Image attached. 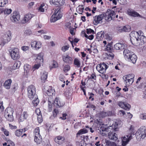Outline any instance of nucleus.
Segmentation results:
<instances>
[{"label":"nucleus","instance_id":"nucleus-7","mask_svg":"<svg viewBox=\"0 0 146 146\" xmlns=\"http://www.w3.org/2000/svg\"><path fill=\"white\" fill-rule=\"evenodd\" d=\"M20 16L18 13L14 11L11 15L10 20L11 21L15 23H18L20 20Z\"/></svg>","mask_w":146,"mask_h":146},{"label":"nucleus","instance_id":"nucleus-20","mask_svg":"<svg viewBox=\"0 0 146 146\" xmlns=\"http://www.w3.org/2000/svg\"><path fill=\"white\" fill-rule=\"evenodd\" d=\"M61 9L59 8L55 10L53 14L54 15H55L56 17L60 19L62 17V15L61 13Z\"/></svg>","mask_w":146,"mask_h":146},{"label":"nucleus","instance_id":"nucleus-55","mask_svg":"<svg viewBox=\"0 0 146 146\" xmlns=\"http://www.w3.org/2000/svg\"><path fill=\"white\" fill-rule=\"evenodd\" d=\"M100 126L99 127H100V131H105L106 129L104 127V124L102 123H101L100 124Z\"/></svg>","mask_w":146,"mask_h":146},{"label":"nucleus","instance_id":"nucleus-35","mask_svg":"<svg viewBox=\"0 0 146 146\" xmlns=\"http://www.w3.org/2000/svg\"><path fill=\"white\" fill-rule=\"evenodd\" d=\"M88 131V129L84 128L80 130L77 133V136H79L80 135L83 134H84L87 133Z\"/></svg>","mask_w":146,"mask_h":146},{"label":"nucleus","instance_id":"nucleus-26","mask_svg":"<svg viewBox=\"0 0 146 146\" xmlns=\"http://www.w3.org/2000/svg\"><path fill=\"white\" fill-rule=\"evenodd\" d=\"M54 91L50 86H48L46 91V93L48 96H52L54 93Z\"/></svg>","mask_w":146,"mask_h":146},{"label":"nucleus","instance_id":"nucleus-49","mask_svg":"<svg viewBox=\"0 0 146 146\" xmlns=\"http://www.w3.org/2000/svg\"><path fill=\"white\" fill-rule=\"evenodd\" d=\"M12 11L11 9H5L3 11V12L5 15H9L11 13Z\"/></svg>","mask_w":146,"mask_h":146},{"label":"nucleus","instance_id":"nucleus-18","mask_svg":"<svg viewBox=\"0 0 146 146\" xmlns=\"http://www.w3.org/2000/svg\"><path fill=\"white\" fill-rule=\"evenodd\" d=\"M14 112V110L13 108L10 107L7 108L5 110V116L13 115Z\"/></svg>","mask_w":146,"mask_h":146},{"label":"nucleus","instance_id":"nucleus-8","mask_svg":"<svg viewBox=\"0 0 146 146\" xmlns=\"http://www.w3.org/2000/svg\"><path fill=\"white\" fill-rule=\"evenodd\" d=\"M93 23L95 25H97L99 23L102 22V20L103 18L102 14L96 15L94 17Z\"/></svg>","mask_w":146,"mask_h":146},{"label":"nucleus","instance_id":"nucleus-58","mask_svg":"<svg viewBox=\"0 0 146 146\" xmlns=\"http://www.w3.org/2000/svg\"><path fill=\"white\" fill-rule=\"evenodd\" d=\"M6 43L3 38H0V45L3 46Z\"/></svg>","mask_w":146,"mask_h":146},{"label":"nucleus","instance_id":"nucleus-61","mask_svg":"<svg viewBox=\"0 0 146 146\" xmlns=\"http://www.w3.org/2000/svg\"><path fill=\"white\" fill-rule=\"evenodd\" d=\"M140 118L142 119H146V113H141L140 115Z\"/></svg>","mask_w":146,"mask_h":146},{"label":"nucleus","instance_id":"nucleus-13","mask_svg":"<svg viewBox=\"0 0 146 146\" xmlns=\"http://www.w3.org/2000/svg\"><path fill=\"white\" fill-rule=\"evenodd\" d=\"M54 141L56 143L59 145H61L64 142L65 138L63 137L58 136L54 138Z\"/></svg>","mask_w":146,"mask_h":146},{"label":"nucleus","instance_id":"nucleus-57","mask_svg":"<svg viewBox=\"0 0 146 146\" xmlns=\"http://www.w3.org/2000/svg\"><path fill=\"white\" fill-rule=\"evenodd\" d=\"M86 30V33L88 35H90L92 33V34L94 33V31L91 29H87Z\"/></svg>","mask_w":146,"mask_h":146},{"label":"nucleus","instance_id":"nucleus-30","mask_svg":"<svg viewBox=\"0 0 146 146\" xmlns=\"http://www.w3.org/2000/svg\"><path fill=\"white\" fill-rule=\"evenodd\" d=\"M48 76V73L46 72H44L41 74V79L42 82H44L45 80L47 79Z\"/></svg>","mask_w":146,"mask_h":146},{"label":"nucleus","instance_id":"nucleus-23","mask_svg":"<svg viewBox=\"0 0 146 146\" xmlns=\"http://www.w3.org/2000/svg\"><path fill=\"white\" fill-rule=\"evenodd\" d=\"M108 137L110 139L116 141L117 139V134L114 132H110L108 134Z\"/></svg>","mask_w":146,"mask_h":146},{"label":"nucleus","instance_id":"nucleus-60","mask_svg":"<svg viewBox=\"0 0 146 146\" xmlns=\"http://www.w3.org/2000/svg\"><path fill=\"white\" fill-rule=\"evenodd\" d=\"M37 120L39 123H40L42 122V115H39L37 116Z\"/></svg>","mask_w":146,"mask_h":146},{"label":"nucleus","instance_id":"nucleus-64","mask_svg":"<svg viewBox=\"0 0 146 146\" xmlns=\"http://www.w3.org/2000/svg\"><path fill=\"white\" fill-rule=\"evenodd\" d=\"M59 79L60 81L62 82H63V83L65 84V81L64 80V77L62 75H60L59 78Z\"/></svg>","mask_w":146,"mask_h":146},{"label":"nucleus","instance_id":"nucleus-51","mask_svg":"<svg viewBox=\"0 0 146 146\" xmlns=\"http://www.w3.org/2000/svg\"><path fill=\"white\" fill-rule=\"evenodd\" d=\"M5 117L8 120L10 121H13L14 119L13 115L5 116Z\"/></svg>","mask_w":146,"mask_h":146},{"label":"nucleus","instance_id":"nucleus-53","mask_svg":"<svg viewBox=\"0 0 146 146\" xmlns=\"http://www.w3.org/2000/svg\"><path fill=\"white\" fill-rule=\"evenodd\" d=\"M80 6H79L78 8H76V10L78 11L77 12L80 14H82L84 9V8L80 7Z\"/></svg>","mask_w":146,"mask_h":146},{"label":"nucleus","instance_id":"nucleus-22","mask_svg":"<svg viewBox=\"0 0 146 146\" xmlns=\"http://www.w3.org/2000/svg\"><path fill=\"white\" fill-rule=\"evenodd\" d=\"M54 102L55 104L57 107H60L63 106L64 105V103L60 101L58 97H56L55 98Z\"/></svg>","mask_w":146,"mask_h":146},{"label":"nucleus","instance_id":"nucleus-52","mask_svg":"<svg viewBox=\"0 0 146 146\" xmlns=\"http://www.w3.org/2000/svg\"><path fill=\"white\" fill-rule=\"evenodd\" d=\"M70 69V67L69 65H66L64 66L63 68V71L65 72H67L69 71Z\"/></svg>","mask_w":146,"mask_h":146},{"label":"nucleus","instance_id":"nucleus-39","mask_svg":"<svg viewBox=\"0 0 146 146\" xmlns=\"http://www.w3.org/2000/svg\"><path fill=\"white\" fill-rule=\"evenodd\" d=\"M129 14L133 17H141V16L137 12L135 11H131L128 12Z\"/></svg>","mask_w":146,"mask_h":146},{"label":"nucleus","instance_id":"nucleus-34","mask_svg":"<svg viewBox=\"0 0 146 146\" xmlns=\"http://www.w3.org/2000/svg\"><path fill=\"white\" fill-rule=\"evenodd\" d=\"M104 36V32L102 31L98 32L97 35V38L98 40H101Z\"/></svg>","mask_w":146,"mask_h":146},{"label":"nucleus","instance_id":"nucleus-50","mask_svg":"<svg viewBox=\"0 0 146 146\" xmlns=\"http://www.w3.org/2000/svg\"><path fill=\"white\" fill-rule=\"evenodd\" d=\"M107 54L108 58L110 59H112L114 57V54L111 52H109Z\"/></svg>","mask_w":146,"mask_h":146},{"label":"nucleus","instance_id":"nucleus-3","mask_svg":"<svg viewBox=\"0 0 146 146\" xmlns=\"http://www.w3.org/2000/svg\"><path fill=\"white\" fill-rule=\"evenodd\" d=\"M103 17L106 20L108 21L113 20L115 17V13L114 11L110 9H108L107 11L102 14Z\"/></svg>","mask_w":146,"mask_h":146},{"label":"nucleus","instance_id":"nucleus-31","mask_svg":"<svg viewBox=\"0 0 146 146\" xmlns=\"http://www.w3.org/2000/svg\"><path fill=\"white\" fill-rule=\"evenodd\" d=\"M21 64V63L20 61L18 60L16 61L13 65V69L15 70L19 68Z\"/></svg>","mask_w":146,"mask_h":146},{"label":"nucleus","instance_id":"nucleus-47","mask_svg":"<svg viewBox=\"0 0 146 146\" xmlns=\"http://www.w3.org/2000/svg\"><path fill=\"white\" fill-rule=\"evenodd\" d=\"M130 29V27L127 25L124 26L123 28V30L125 32L129 31Z\"/></svg>","mask_w":146,"mask_h":146},{"label":"nucleus","instance_id":"nucleus-4","mask_svg":"<svg viewBox=\"0 0 146 146\" xmlns=\"http://www.w3.org/2000/svg\"><path fill=\"white\" fill-rule=\"evenodd\" d=\"M27 91L28 96L31 100L33 99L34 97H36L37 95L36 94V89L34 86L31 85L29 86Z\"/></svg>","mask_w":146,"mask_h":146},{"label":"nucleus","instance_id":"nucleus-25","mask_svg":"<svg viewBox=\"0 0 146 146\" xmlns=\"http://www.w3.org/2000/svg\"><path fill=\"white\" fill-rule=\"evenodd\" d=\"M25 72L26 73L27 77L29 75V72L31 68V66L27 64H25L24 66Z\"/></svg>","mask_w":146,"mask_h":146},{"label":"nucleus","instance_id":"nucleus-56","mask_svg":"<svg viewBox=\"0 0 146 146\" xmlns=\"http://www.w3.org/2000/svg\"><path fill=\"white\" fill-rule=\"evenodd\" d=\"M1 131H3L4 134L6 136H8L9 135V132L6 129H5L3 127H2L1 129Z\"/></svg>","mask_w":146,"mask_h":146},{"label":"nucleus","instance_id":"nucleus-14","mask_svg":"<svg viewBox=\"0 0 146 146\" xmlns=\"http://www.w3.org/2000/svg\"><path fill=\"white\" fill-rule=\"evenodd\" d=\"M50 3L51 4L52 3L57 6H60L63 5L65 2L64 0H50Z\"/></svg>","mask_w":146,"mask_h":146},{"label":"nucleus","instance_id":"nucleus-12","mask_svg":"<svg viewBox=\"0 0 146 146\" xmlns=\"http://www.w3.org/2000/svg\"><path fill=\"white\" fill-rule=\"evenodd\" d=\"M31 47L36 50H38L42 46V43L39 41H34L31 42Z\"/></svg>","mask_w":146,"mask_h":146},{"label":"nucleus","instance_id":"nucleus-10","mask_svg":"<svg viewBox=\"0 0 146 146\" xmlns=\"http://www.w3.org/2000/svg\"><path fill=\"white\" fill-rule=\"evenodd\" d=\"M34 16V15H33L31 13H28L25 15L21 21V23L25 24L27 23Z\"/></svg>","mask_w":146,"mask_h":146},{"label":"nucleus","instance_id":"nucleus-42","mask_svg":"<svg viewBox=\"0 0 146 146\" xmlns=\"http://www.w3.org/2000/svg\"><path fill=\"white\" fill-rule=\"evenodd\" d=\"M74 64L77 68H79L80 66V60L77 58H76L74 61Z\"/></svg>","mask_w":146,"mask_h":146},{"label":"nucleus","instance_id":"nucleus-33","mask_svg":"<svg viewBox=\"0 0 146 146\" xmlns=\"http://www.w3.org/2000/svg\"><path fill=\"white\" fill-rule=\"evenodd\" d=\"M34 141L37 144H40L42 141V138L41 135L35 137Z\"/></svg>","mask_w":146,"mask_h":146},{"label":"nucleus","instance_id":"nucleus-32","mask_svg":"<svg viewBox=\"0 0 146 146\" xmlns=\"http://www.w3.org/2000/svg\"><path fill=\"white\" fill-rule=\"evenodd\" d=\"M45 9H47V5L43 3L39 7L38 10L39 11L43 12L44 11Z\"/></svg>","mask_w":146,"mask_h":146},{"label":"nucleus","instance_id":"nucleus-27","mask_svg":"<svg viewBox=\"0 0 146 146\" xmlns=\"http://www.w3.org/2000/svg\"><path fill=\"white\" fill-rule=\"evenodd\" d=\"M26 131L25 128L17 130L15 131V135L19 137L22 135L23 132H25Z\"/></svg>","mask_w":146,"mask_h":146},{"label":"nucleus","instance_id":"nucleus-62","mask_svg":"<svg viewBox=\"0 0 146 146\" xmlns=\"http://www.w3.org/2000/svg\"><path fill=\"white\" fill-rule=\"evenodd\" d=\"M125 114V112L123 110L119 111L117 114L121 116H123Z\"/></svg>","mask_w":146,"mask_h":146},{"label":"nucleus","instance_id":"nucleus-24","mask_svg":"<svg viewBox=\"0 0 146 146\" xmlns=\"http://www.w3.org/2000/svg\"><path fill=\"white\" fill-rule=\"evenodd\" d=\"M12 82V81L11 79H9L6 80L4 83V86L6 89H9L10 88Z\"/></svg>","mask_w":146,"mask_h":146},{"label":"nucleus","instance_id":"nucleus-59","mask_svg":"<svg viewBox=\"0 0 146 146\" xmlns=\"http://www.w3.org/2000/svg\"><path fill=\"white\" fill-rule=\"evenodd\" d=\"M17 83H15L12 88V92H15L17 90Z\"/></svg>","mask_w":146,"mask_h":146},{"label":"nucleus","instance_id":"nucleus-17","mask_svg":"<svg viewBox=\"0 0 146 146\" xmlns=\"http://www.w3.org/2000/svg\"><path fill=\"white\" fill-rule=\"evenodd\" d=\"M62 59L63 61L66 63L69 64L72 63V58L68 55L63 56Z\"/></svg>","mask_w":146,"mask_h":146},{"label":"nucleus","instance_id":"nucleus-37","mask_svg":"<svg viewBox=\"0 0 146 146\" xmlns=\"http://www.w3.org/2000/svg\"><path fill=\"white\" fill-rule=\"evenodd\" d=\"M135 75L133 74H129L127 75H126L123 77V79L124 80H126L130 78H134Z\"/></svg>","mask_w":146,"mask_h":146},{"label":"nucleus","instance_id":"nucleus-45","mask_svg":"<svg viewBox=\"0 0 146 146\" xmlns=\"http://www.w3.org/2000/svg\"><path fill=\"white\" fill-rule=\"evenodd\" d=\"M104 37L105 39L108 41H110L112 39L111 36L108 33L105 34Z\"/></svg>","mask_w":146,"mask_h":146},{"label":"nucleus","instance_id":"nucleus-9","mask_svg":"<svg viewBox=\"0 0 146 146\" xmlns=\"http://www.w3.org/2000/svg\"><path fill=\"white\" fill-rule=\"evenodd\" d=\"M133 138L132 135H126V137H124L122 138V145L125 146L129 141Z\"/></svg>","mask_w":146,"mask_h":146},{"label":"nucleus","instance_id":"nucleus-15","mask_svg":"<svg viewBox=\"0 0 146 146\" xmlns=\"http://www.w3.org/2000/svg\"><path fill=\"white\" fill-rule=\"evenodd\" d=\"M126 46L125 44L118 43L114 45V48L117 50H122L126 48Z\"/></svg>","mask_w":146,"mask_h":146},{"label":"nucleus","instance_id":"nucleus-19","mask_svg":"<svg viewBox=\"0 0 146 146\" xmlns=\"http://www.w3.org/2000/svg\"><path fill=\"white\" fill-rule=\"evenodd\" d=\"M137 59L136 56L135 54H132L127 59L128 60V61L135 64V63Z\"/></svg>","mask_w":146,"mask_h":146},{"label":"nucleus","instance_id":"nucleus-21","mask_svg":"<svg viewBox=\"0 0 146 146\" xmlns=\"http://www.w3.org/2000/svg\"><path fill=\"white\" fill-rule=\"evenodd\" d=\"M43 53H39L38 55L36 60L38 61V63L41 64L43 62Z\"/></svg>","mask_w":146,"mask_h":146},{"label":"nucleus","instance_id":"nucleus-2","mask_svg":"<svg viewBox=\"0 0 146 146\" xmlns=\"http://www.w3.org/2000/svg\"><path fill=\"white\" fill-rule=\"evenodd\" d=\"M135 136L136 139L139 141L146 137V130L144 127L142 126L138 129L135 133Z\"/></svg>","mask_w":146,"mask_h":146},{"label":"nucleus","instance_id":"nucleus-63","mask_svg":"<svg viewBox=\"0 0 146 146\" xmlns=\"http://www.w3.org/2000/svg\"><path fill=\"white\" fill-rule=\"evenodd\" d=\"M7 142L8 144L7 146H15L14 143L11 140H8Z\"/></svg>","mask_w":146,"mask_h":146},{"label":"nucleus","instance_id":"nucleus-41","mask_svg":"<svg viewBox=\"0 0 146 146\" xmlns=\"http://www.w3.org/2000/svg\"><path fill=\"white\" fill-rule=\"evenodd\" d=\"M112 49V47L111 44L110 43H108L105 48V50L110 52L111 51Z\"/></svg>","mask_w":146,"mask_h":146},{"label":"nucleus","instance_id":"nucleus-54","mask_svg":"<svg viewBox=\"0 0 146 146\" xmlns=\"http://www.w3.org/2000/svg\"><path fill=\"white\" fill-rule=\"evenodd\" d=\"M69 46V45L63 46L61 48V50L63 52H65L68 49Z\"/></svg>","mask_w":146,"mask_h":146},{"label":"nucleus","instance_id":"nucleus-11","mask_svg":"<svg viewBox=\"0 0 146 146\" xmlns=\"http://www.w3.org/2000/svg\"><path fill=\"white\" fill-rule=\"evenodd\" d=\"M117 104L119 107L125 110H128L131 108L130 105L126 102L120 101L117 102Z\"/></svg>","mask_w":146,"mask_h":146},{"label":"nucleus","instance_id":"nucleus-36","mask_svg":"<svg viewBox=\"0 0 146 146\" xmlns=\"http://www.w3.org/2000/svg\"><path fill=\"white\" fill-rule=\"evenodd\" d=\"M33 100V101L32 103L34 106H36L39 103V100L37 96L36 97H34Z\"/></svg>","mask_w":146,"mask_h":146},{"label":"nucleus","instance_id":"nucleus-29","mask_svg":"<svg viewBox=\"0 0 146 146\" xmlns=\"http://www.w3.org/2000/svg\"><path fill=\"white\" fill-rule=\"evenodd\" d=\"M132 54V53L131 52L128 50L127 49H124L123 54L125 58V59H127Z\"/></svg>","mask_w":146,"mask_h":146},{"label":"nucleus","instance_id":"nucleus-40","mask_svg":"<svg viewBox=\"0 0 146 146\" xmlns=\"http://www.w3.org/2000/svg\"><path fill=\"white\" fill-rule=\"evenodd\" d=\"M8 2V0H0V7H4Z\"/></svg>","mask_w":146,"mask_h":146},{"label":"nucleus","instance_id":"nucleus-38","mask_svg":"<svg viewBox=\"0 0 146 146\" xmlns=\"http://www.w3.org/2000/svg\"><path fill=\"white\" fill-rule=\"evenodd\" d=\"M106 144L105 146H116V144L114 142H111L110 141L107 140L106 141Z\"/></svg>","mask_w":146,"mask_h":146},{"label":"nucleus","instance_id":"nucleus-28","mask_svg":"<svg viewBox=\"0 0 146 146\" xmlns=\"http://www.w3.org/2000/svg\"><path fill=\"white\" fill-rule=\"evenodd\" d=\"M28 116V114L26 111L23 112L19 119V120L20 121H23L24 120L26 119Z\"/></svg>","mask_w":146,"mask_h":146},{"label":"nucleus","instance_id":"nucleus-1","mask_svg":"<svg viewBox=\"0 0 146 146\" xmlns=\"http://www.w3.org/2000/svg\"><path fill=\"white\" fill-rule=\"evenodd\" d=\"M141 31H134L130 34V40L132 44L138 46L143 45L146 42V37L143 35Z\"/></svg>","mask_w":146,"mask_h":146},{"label":"nucleus","instance_id":"nucleus-6","mask_svg":"<svg viewBox=\"0 0 146 146\" xmlns=\"http://www.w3.org/2000/svg\"><path fill=\"white\" fill-rule=\"evenodd\" d=\"M108 68V66L103 62L97 65L96 69L100 73L103 74L106 72V70Z\"/></svg>","mask_w":146,"mask_h":146},{"label":"nucleus","instance_id":"nucleus-43","mask_svg":"<svg viewBox=\"0 0 146 146\" xmlns=\"http://www.w3.org/2000/svg\"><path fill=\"white\" fill-rule=\"evenodd\" d=\"M35 137L38 136L40 135V134L39 129L38 127H36L34 131Z\"/></svg>","mask_w":146,"mask_h":146},{"label":"nucleus","instance_id":"nucleus-5","mask_svg":"<svg viewBox=\"0 0 146 146\" xmlns=\"http://www.w3.org/2000/svg\"><path fill=\"white\" fill-rule=\"evenodd\" d=\"M11 58L14 60L18 59L20 57L19 49L16 48H12L9 50Z\"/></svg>","mask_w":146,"mask_h":146},{"label":"nucleus","instance_id":"nucleus-16","mask_svg":"<svg viewBox=\"0 0 146 146\" xmlns=\"http://www.w3.org/2000/svg\"><path fill=\"white\" fill-rule=\"evenodd\" d=\"M11 34L12 33L10 31H8L6 33L5 37L3 38L7 43L8 42L11 40L12 37Z\"/></svg>","mask_w":146,"mask_h":146},{"label":"nucleus","instance_id":"nucleus-48","mask_svg":"<svg viewBox=\"0 0 146 146\" xmlns=\"http://www.w3.org/2000/svg\"><path fill=\"white\" fill-rule=\"evenodd\" d=\"M58 19L55 15H52L51 17L50 21L51 22H54Z\"/></svg>","mask_w":146,"mask_h":146},{"label":"nucleus","instance_id":"nucleus-46","mask_svg":"<svg viewBox=\"0 0 146 146\" xmlns=\"http://www.w3.org/2000/svg\"><path fill=\"white\" fill-rule=\"evenodd\" d=\"M134 78L128 79L124 80L126 81V83L127 85H131L134 81Z\"/></svg>","mask_w":146,"mask_h":146},{"label":"nucleus","instance_id":"nucleus-44","mask_svg":"<svg viewBox=\"0 0 146 146\" xmlns=\"http://www.w3.org/2000/svg\"><path fill=\"white\" fill-rule=\"evenodd\" d=\"M40 66V64L39 63L34 64L33 66L32 70L33 72L38 69Z\"/></svg>","mask_w":146,"mask_h":146}]
</instances>
